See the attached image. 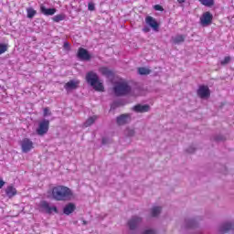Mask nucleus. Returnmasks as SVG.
I'll return each instance as SVG.
<instances>
[{"label": "nucleus", "instance_id": "obj_1", "mask_svg": "<svg viewBox=\"0 0 234 234\" xmlns=\"http://www.w3.org/2000/svg\"><path fill=\"white\" fill-rule=\"evenodd\" d=\"M52 197L55 200L65 201L72 200V197H74V194L72 193V190H70V188L64 186H58L53 187Z\"/></svg>", "mask_w": 234, "mask_h": 234}, {"label": "nucleus", "instance_id": "obj_2", "mask_svg": "<svg viewBox=\"0 0 234 234\" xmlns=\"http://www.w3.org/2000/svg\"><path fill=\"white\" fill-rule=\"evenodd\" d=\"M86 81L94 89V90H97L98 92H103V90H105L103 82L100 80V77L94 71H90L86 74Z\"/></svg>", "mask_w": 234, "mask_h": 234}, {"label": "nucleus", "instance_id": "obj_3", "mask_svg": "<svg viewBox=\"0 0 234 234\" xmlns=\"http://www.w3.org/2000/svg\"><path fill=\"white\" fill-rule=\"evenodd\" d=\"M116 96H125L131 92V86L125 80H120L113 88Z\"/></svg>", "mask_w": 234, "mask_h": 234}, {"label": "nucleus", "instance_id": "obj_4", "mask_svg": "<svg viewBox=\"0 0 234 234\" xmlns=\"http://www.w3.org/2000/svg\"><path fill=\"white\" fill-rule=\"evenodd\" d=\"M50 125V122L48 120H43L38 123V128L37 129V134L38 136H43L48 133V127Z\"/></svg>", "mask_w": 234, "mask_h": 234}, {"label": "nucleus", "instance_id": "obj_5", "mask_svg": "<svg viewBox=\"0 0 234 234\" xmlns=\"http://www.w3.org/2000/svg\"><path fill=\"white\" fill-rule=\"evenodd\" d=\"M20 147L22 149V153H30V151L34 149V142L28 138H24L20 142Z\"/></svg>", "mask_w": 234, "mask_h": 234}, {"label": "nucleus", "instance_id": "obj_6", "mask_svg": "<svg viewBox=\"0 0 234 234\" xmlns=\"http://www.w3.org/2000/svg\"><path fill=\"white\" fill-rule=\"evenodd\" d=\"M211 21H213V15L209 12H206L200 17V23L203 27H207V25H211Z\"/></svg>", "mask_w": 234, "mask_h": 234}, {"label": "nucleus", "instance_id": "obj_7", "mask_svg": "<svg viewBox=\"0 0 234 234\" xmlns=\"http://www.w3.org/2000/svg\"><path fill=\"white\" fill-rule=\"evenodd\" d=\"M40 207L46 211V213H58V207L56 206H50L48 202L42 201Z\"/></svg>", "mask_w": 234, "mask_h": 234}, {"label": "nucleus", "instance_id": "obj_8", "mask_svg": "<svg viewBox=\"0 0 234 234\" xmlns=\"http://www.w3.org/2000/svg\"><path fill=\"white\" fill-rule=\"evenodd\" d=\"M140 224H142V218H140L138 216L133 217L128 221V226H129L130 229H136V228H138V226H140Z\"/></svg>", "mask_w": 234, "mask_h": 234}, {"label": "nucleus", "instance_id": "obj_9", "mask_svg": "<svg viewBox=\"0 0 234 234\" xmlns=\"http://www.w3.org/2000/svg\"><path fill=\"white\" fill-rule=\"evenodd\" d=\"M79 86L80 80H69L64 85V89L67 90V92H70V90H76Z\"/></svg>", "mask_w": 234, "mask_h": 234}, {"label": "nucleus", "instance_id": "obj_10", "mask_svg": "<svg viewBox=\"0 0 234 234\" xmlns=\"http://www.w3.org/2000/svg\"><path fill=\"white\" fill-rule=\"evenodd\" d=\"M78 58L81 59L82 61H89L90 59V54H89V51L87 49L80 48L78 51Z\"/></svg>", "mask_w": 234, "mask_h": 234}, {"label": "nucleus", "instance_id": "obj_11", "mask_svg": "<svg viewBox=\"0 0 234 234\" xmlns=\"http://www.w3.org/2000/svg\"><path fill=\"white\" fill-rule=\"evenodd\" d=\"M209 88L207 86H200L197 90L199 98H208L210 96Z\"/></svg>", "mask_w": 234, "mask_h": 234}, {"label": "nucleus", "instance_id": "obj_12", "mask_svg": "<svg viewBox=\"0 0 234 234\" xmlns=\"http://www.w3.org/2000/svg\"><path fill=\"white\" fill-rule=\"evenodd\" d=\"M145 23L146 25L151 27V28H153L154 32H158V22H156V20L153 16H146Z\"/></svg>", "mask_w": 234, "mask_h": 234}, {"label": "nucleus", "instance_id": "obj_13", "mask_svg": "<svg viewBox=\"0 0 234 234\" xmlns=\"http://www.w3.org/2000/svg\"><path fill=\"white\" fill-rule=\"evenodd\" d=\"M133 111H134V112H149V111H151V106L147 104H137L133 106Z\"/></svg>", "mask_w": 234, "mask_h": 234}, {"label": "nucleus", "instance_id": "obj_14", "mask_svg": "<svg viewBox=\"0 0 234 234\" xmlns=\"http://www.w3.org/2000/svg\"><path fill=\"white\" fill-rule=\"evenodd\" d=\"M131 122V114H122L117 117L118 125H125V123H129Z\"/></svg>", "mask_w": 234, "mask_h": 234}, {"label": "nucleus", "instance_id": "obj_15", "mask_svg": "<svg viewBox=\"0 0 234 234\" xmlns=\"http://www.w3.org/2000/svg\"><path fill=\"white\" fill-rule=\"evenodd\" d=\"M184 41H186L185 35H176L171 37V43H173V45H182Z\"/></svg>", "mask_w": 234, "mask_h": 234}, {"label": "nucleus", "instance_id": "obj_16", "mask_svg": "<svg viewBox=\"0 0 234 234\" xmlns=\"http://www.w3.org/2000/svg\"><path fill=\"white\" fill-rule=\"evenodd\" d=\"M99 72L102 76H105V78H112V76H113L112 71L111 69H109V68H107V67L100 68Z\"/></svg>", "mask_w": 234, "mask_h": 234}, {"label": "nucleus", "instance_id": "obj_17", "mask_svg": "<svg viewBox=\"0 0 234 234\" xmlns=\"http://www.w3.org/2000/svg\"><path fill=\"white\" fill-rule=\"evenodd\" d=\"M76 209V205L73 203H69L64 207L63 213L64 215H70V213H74Z\"/></svg>", "mask_w": 234, "mask_h": 234}, {"label": "nucleus", "instance_id": "obj_18", "mask_svg": "<svg viewBox=\"0 0 234 234\" xmlns=\"http://www.w3.org/2000/svg\"><path fill=\"white\" fill-rule=\"evenodd\" d=\"M233 228H234L233 223L227 222V223H224L223 225H221L219 231L221 233H228V231L233 229Z\"/></svg>", "mask_w": 234, "mask_h": 234}, {"label": "nucleus", "instance_id": "obj_19", "mask_svg": "<svg viewBox=\"0 0 234 234\" xmlns=\"http://www.w3.org/2000/svg\"><path fill=\"white\" fill-rule=\"evenodd\" d=\"M40 10L44 16H54L56 8H47L45 5L40 6Z\"/></svg>", "mask_w": 234, "mask_h": 234}, {"label": "nucleus", "instance_id": "obj_20", "mask_svg": "<svg viewBox=\"0 0 234 234\" xmlns=\"http://www.w3.org/2000/svg\"><path fill=\"white\" fill-rule=\"evenodd\" d=\"M5 195L9 198H12V197H16L17 195V190L16 189V187L9 186L5 189Z\"/></svg>", "mask_w": 234, "mask_h": 234}, {"label": "nucleus", "instance_id": "obj_21", "mask_svg": "<svg viewBox=\"0 0 234 234\" xmlns=\"http://www.w3.org/2000/svg\"><path fill=\"white\" fill-rule=\"evenodd\" d=\"M160 213H162V207H160V206H154L150 209L151 217H158V215H160Z\"/></svg>", "mask_w": 234, "mask_h": 234}, {"label": "nucleus", "instance_id": "obj_22", "mask_svg": "<svg viewBox=\"0 0 234 234\" xmlns=\"http://www.w3.org/2000/svg\"><path fill=\"white\" fill-rule=\"evenodd\" d=\"M98 120V116L93 115L90 118L87 119V121L84 122L83 126L84 127H90Z\"/></svg>", "mask_w": 234, "mask_h": 234}, {"label": "nucleus", "instance_id": "obj_23", "mask_svg": "<svg viewBox=\"0 0 234 234\" xmlns=\"http://www.w3.org/2000/svg\"><path fill=\"white\" fill-rule=\"evenodd\" d=\"M186 228H195L197 226V220L195 218L186 219L185 221Z\"/></svg>", "mask_w": 234, "mask_h": 234}, {"label": "nucleus", "instance_id": "obj_24", "mask_svg": "<svg viewBox=\"0 0 234 234\" xmlns=\"http://www.w3.org/2000/svg\"><path fill=\"white\" fill-rule=\"evenodd\" d=\"M138 74H140V76H147L149 74H151V69H149L148 68H138Z\"/></svg>", "mask_w": 234, "mask_h": 234}, {"label": "nucleus", "instance_id": "obj_25", "mask_svg": "<svg viewBox=\"0 0 234 234\" xmlns=\"http://www.w3.org/2000/svg\"><path fill=\"white\" fill-rule=\"evenodd\" d=\"M204 6H213L215 0H198Z\"/></svg>", "mask_w": 234, "mask_h": 234}, {"label": "nucleus", "instance_id": "obj_26", "mask_svg": "<svg viewBox=\"0 0 234 234\" xmlns=\"http://www.w3.org/2000/svg\"><path fill=\"white\" fill-rule=\"evenodd\" d=\"M64 19H65L64 14H59V15H56L55 16H53V21L55 23H59V21H63Z\"/></svg>", "mask_w": 234, "mask_h": 234}, {"label": "nucleus", "instance_id": "obj_27", "mask_svg": "<svg viewBox=\"0 0 234 234\" xmlns=\"http://www.w3.org/2000/svg\"><path fill=\"white\" fill-rule=\"evenodd\" d=\"M27 17L29 19H32V17H34V16H36V14H37V12H36V10H34V8H27Z\"/></svg>", "mask_w": 234, "mask_h": 234}, {"label": "nucleus", "instance_id": "obj_28", "mask_svg": "<svg viewBox=\"0 0 234 234\" xmlns=\"http://www.w3.org/2000/svg\"><path fill=\"white\" fill-rule=\"evenodd\" d=\"M124 134H125V136H134V129H133V128H127V129L124 131Z\"/></svg>", "mask_w": 234, "mask_h": 234}, {"label": "nucleus", "instance_id": "obj_29", "mask_svg": "<svg viewBox=\"0 0 234 234\" xmlns=\"http://www.w3.org/2000/svg\"><path fill=\"white\" fill-rule=\"evenodd\" d=\"M8 50V46L6 44L0 43V56L1 54H5Z\"/></svg>", "mask_w": 234, "mask_h": 234}, {"label": "nucleus", "instance_id": "obj_30", "mask_svg": "<svg viewBox=\"0 0 234 234\" xmlns=\"http://www.w3.org/2000/svg\"><path fill=\"white\" fill-rule=\"evenodd\" d=\"M141 234H156V230L153 229H145Z\"/></svg>", "mask_w": 234, "mask_h": 234}, {"label": "nucleus", "instance_id": "obj_31", "mask_svg": "<svg viewBox=\"0 0 234 234\" xmlns=\"http://www.w3.org/2000/svg\"><path fill=\"white\" fill-rule=\"evenodd\" d=\"M231 61V57H225L223 60L220 61V65H228Z\"/></svg>", "mask_w": 234, "mask_h": 234}, {"label": "nucleus", "instance_id": "obj_32", "mask_svg": "<svg viewBox=\"0 0 234 234\" xmlns=\"http://www.w3.org/2000/svg\"><path fill=\"white\" fill-rule=\"evenodd\" d=\"M95 6L93 3H89L88 4V10H90V12H92L94 10Z\"/></svg>", "mask_w": 234, "mask_h": 234}, {"label": "nucleus", "instance_id": "obj_33", "mask_svg": "<svg viewBox=\"0 0 234 234\" xmlns=\"http://www.w3.org/2000/svg\"><path fill=\"white\" fill-rule=\"evenodd\" d=\"M44 116H50V110L48 108L44 109Z\"/></svg>", "mask_w": 234, "mask_h": 234}, {"label": "nucleus", "instance_id": "obj_34", "mask_svg": "<svg viewBox=\"0 0 234 234\" xmlns=\"http://www.w3.org/2000/svg\"><path fill=\"white\" fill-rule=\"evenodd\" d=\"M102 144H103V145L109 144V138L103 137V138H102Z\"/></svg>", "mask_w": 234, "mask_h": 234}, {"label": "nucleus", "instance_id": "obj_35", "mask_svg": "<svg viewBox=\"0 0 234 234\" xmlns=\"http://www.w3.org/2000/svg\"><path fill=\"white\" fill-rule=\"evenodd\" d=\"M143 31L145 32V33L151 32V28H149V27H144L143 28Z\"/></svg>", "mask_w": 234, "mask_h": 234}, {"label": "nucleus", "instance_id": "obj_36", "mask_svg": "<svg viewBox=\"0 0 234 234\" xmlns=\"http://www.w3.org/2000/svg\"><path fill=\"white\" fill-rule=\"evenodd\" d=\"M3 186H5V181H3V179L0 178V189L3 188Z\"/></svg>", "mask_w": 234, "mask_h": 234}, {"label": "nucleus", "instance_id": "obj_37", "mask_svg": "<svg viewBox=\"0 0 234 234\" xmlns=\"http://www.w3.org/2000/svg\"><path fill=\"white\" fill-rule=\"evenodd\" d=\"M154 9H155V10H163V8L161 7V5H154Z\"/></svg>", "mask_w": 234, "mask_h": 234}, {"label": "nucleus", "instance_id": "obj_38", "mask_svg": "<svg viewBox=\"0 0 234 234\" xmlns=\"http://www.w3.org/2000/svg\"><path fill=\"white\" fill-rule=\"evenodd\" d=\"M64 48H69V43H64Z\"/></svg>", "mask_w": 234, "mask_h": 234}, {"label": "nucleus", "instance_id": "obj_39", "mask_svg": "<svg viewBox=\"0 0 234 234\" xmlns=\"http://www.w3.org/2000/svg\"><path fill=\"white\" fill-rule=\"evenodd\" d=\"M177 3H179L180 5H182V3H186V0H177Z\"/></svg>", "mask_w": 234, "mask_h": 234}, {"label": "nucleus", "instance_id": "obj_40", "mask_svg": "<svg viewBox=\"0 0 234 234\" xmlns=\"http://www.w3.org/2000/svg\"><path fill=\"white\" fill-rule=\"evenodd\" d=\"M217 140H218V141L224 140V137L218 138Z\"/></svg>", "mask_w": 234, "mask_h": 234}]
</instances>
